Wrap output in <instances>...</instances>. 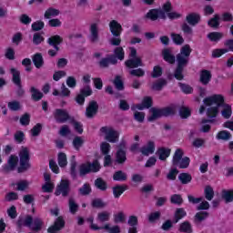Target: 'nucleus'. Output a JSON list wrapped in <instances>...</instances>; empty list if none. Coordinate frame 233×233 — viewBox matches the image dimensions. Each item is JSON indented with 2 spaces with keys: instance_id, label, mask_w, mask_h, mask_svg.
I'll list each match as a JSON object with an SVG mask.
<instances>
[{
  "instance_id": "obj_49",
  "label": "nucleus",
  "mask_w": 233,
  "mask_h": 233,
  "mask_svg": "<svg viewBox=\"0 0 233 233\" xmlns=\"http://www.w3.org/2000/svg\"><path fill=\"white\" fill-rule=\"evenodd\" d=\"M11 73L13 75V82L15 83V85H17L19 86L21 85V78L19 76V71H17L15 68H12Z\"/></svg>"
},
{
  "instance_id": "obj_31",
  "label": "nucleus",
  "mask_w": 233,
  "mask_h": 233,
  "mask_svg": "<svg viewBox=\"0 0 233 233\" xmlns=\"http://www.w3.org/2000/svg\"><path fill=\"white\" fill-rule=\"evenodd\" d=\"M110 216L112 213L110 211H102L97 214V220L101 223H105V221L110 220Z\"/></svg>"
},
{
  "instance_id": "obj_51",
  "label": "nucleus",
  "mask_w": 233,
  "mask_h": 233,
  "mask_svg": "<svg viewBox=\"0 0 233 233\" xmlns=\"http://www.w3.org/2000/svg\"><path fill=\"white\" fill-rule=\"evenodd\" d=\"M32 92V97L35 99V101H39V99L43 98V93H41L39 90L35 89V87L31 88Z\"/></svg>"
},
{
  "instance_id": "obj_29",
  "label": "nucleus",
  "mask_w": 233,
  "mask_h": 233,
  "mask_svg": "<svg viewBox=\"0 0 233 233\" xmlns=\"http://www.w3.org/2000/svg\"><path fill=\"white\" fill-rule=\"evenodd\" d=\"M157 155L158 156V157L161 161H165V159H167V157H168L170 156V149L165 148V147H160L157 150Z\"/></svg>"
},
{
  "instance_id": "obj_47",
  "label": "nucleus",
  "mask_w": 233,
  "mask_h": 233,
  "mask_svg": "<svg viewBox=\"0 0 233 233\" xmlns=\"http://www.w3.org/2000/svg\"><path fill=\"white\" fill-rule=\"evenodd\" d=\"M232 137V135H230V132L228 131H220L217 135L218 139H222L224 141H228Z\"/></svg>"
},
{
  "instance_id": "obj_4",
  "label": "nucleus",
  "mask_w": 233,
  "mask_h": 233,
  "mask_svg": "<svg viewBox=\"0 0 233 233\" xmlns=\"http://www.w3.org/2000/svg\"><path fill=\"white\" fill-rule=\"evenodd\" d=\"M115 56H111L107 58H103L100 61V66H108V65H116L117 59L123 61L125 59V50L123 47H116L114 51Z\"/></svg>"
},
{
  "instance_id": "obj_61",
  "label": "nucleus",
  "mask_w": 233,
  "mask_h": 233,
  "mask_svg": "<svg viewBox=\"0 0 233 233\" xmlns=\"http://www.w3.org/2000/svg\"><path fill=\"white\" fill-rule=\"evenodd\" d=\"M179 86L184 94H192L193 89L190 86L180 83Z\"/></svg>"
},
{
  "instance_id": "obj_13",
  "label": "nucleus",
  "mask_w": 233,
  "mask_h": 233,
  "mask_svg": "<svg viewBox=\"0 0 233 233\" xmlns=\"http://www.w3.org/2000/svg\"><path fill=\"white\" fill-rule=\"evenodd\" d=\"M146 17L151 21H156L157 19H167V15H165L164 7L162 9H151Z\"/></svg>"
},
{
  "instance_id": "obj_1",
  "label": "nucleus",
  "mask_w": 233,
  "mask_h": 233,
  "mask_svg": "<svg viewBox=\"0 0 233 233\" xmlns=\"http://www.w3.org/2000/svg\"><path fill=\"white\" fill-rule=\"evenodd\" d=\"M204 106L199 108V114H203L207 110L208 120H202L201 132H208L210 130V125L208 123H214L218 114H219V108L222 117L225 119H230L232 116V106L225 103V96L221 94H215L209 96L203 100Z\"/></svg>"
},
{
  "instance_id": "obj_32",
  "label": "nucleus",
  "mask_w": 233,
  "mask_h": 233,
  "mask_svg": "<svg viewBox=\"0 0 233 233\" xmlns=\"http://www.w3.org/2000/svg\"><path fill=\"white\" fill-rule=\"evenodd\" d=\"M185 216H187V211L183 208H177L175 212L174 223H178Z\"/></svg>"
},
{
  "instance_id": "obj_11",
  "label": "nucleus",
  "mask_w": 233,
  "mask_h": 233,
  "mask_svg": "<svg viewBox=\"0 0 233 233\" xmlns=\"http://www.w3.org/2000/svg\"><path fill=\"white\" fill-rule=\"evenodd\" d=\"M100 169L101 165L97 160L93 161V163L86 162L80 166V176L90 174V172H99Z\"/></svg>"
},
{
  "instance_id": "obj_16",
  "label": "nucleus",
  "mask_w": 233,
  "mask_h": 233,
  "mask_svg": "<svg viewBox=\"0 0 233 233\" xmlns=\"http://www.w3.org/2000/svg\"><path fill=\"white\" fill-rule=\"evenodd\" d=\"M89 40L91 43H96V41H99V24L98 23H93L90 25L89 29Z\"/></svg>"
},
{
  "instance_id": "obj_35",
  "label": "nucleus",
  "mask_w": 233,
  "mask_h": 233,
  "mask_svg": "<svg viewBox=\"0 0 233 233\" xmlns=\"http://www.w3.org/2000/svg\"><path fill=\"white\" fill-rule=\"evenodd\" d=\"M204 194L208 201H212V199H214V188H212V187L207 186L204 189Z\"/></svg>"
},
{
  "instance_id": "obj_5",
  "label": "nucleus",
  "mask_w": 233,
  "mask_h": 233,
  "mask_svg": "<svg viewBox=\"0 0 233 233\" xmlns=\"http://www.w3.org/2000/svg\"><path fill=\"white\" fill-rule=\"evenodd\" d=\"M18 225L19 227H28L31 230H41L43 221L40 218L33 219L30 216H27L24 218H19Z\"/></svg>"
},
{
  "instance_id": "obj_40",
  "label": "nucleus",
  "mask_w": 233,
  "mask_h": 233,
  "mask_svg": "<svg viewBox=\"0 0 233 233\" xmlns=\"http://www.w3.org/2000/svg\"><path fill=\"white\" fill-rule=\"evenodd\" d=\"M219 21H221L219 15H215L214 17L208 21V26H211V28H218V26H219Z\"/></svg>"
},
{
  "instance_id": "obj_17",
  "label": "nucleus",
  "mask_w": 233,
  "mask_h": 233,
  "mask_svg": "<svg viewBox=\"0 0 233 233\" xmlns=\"http://www.w3.org/2000/svg\"><path fill=\"white\" fill-rule=\"evenodd\" d=\"M54 116L57 123H65L68 121L70 117V115H68V111H66V109H56Z\"/></svg>"
},
{
  "instance_id": "obj_30",
  "label": "nucleus",
  "mask_w": 233,
  "mask_h": 233,
  "mask_svg": "<svg viewBox=\"0 0 233 233\" xmlns=\"http://www.w3.org/2000/svg\"><path fill=\"white\" fill-rule=\"evenodd\" d=\"M162 54L167 63H175L176 57L173 56L172 51L170 49H164Z\"/></svg>"
},
{
  "instance_id": "obj_19",
  "label": "nucleus",
  "mask_w": 233,
  "mask_h": 233,
  "mask_svg": "<svg viewBox=\"0 0 233 233\" xmlns=\"http://www.w3.org/2000/svg\"><path fill=\"white\" fill-rule=\"evenodd\" d=\"M172 10V5L170 3H166L164 5V12L166 17H168V19H179L181 17V14L177 12H170Z\"/></svg>"
},
{
  "instance_id": "obj_14",
  "label": "nucleus",
  "mask_w": 233,
  "mask_h": 233,
  "mask_svg": "<svg viewBox=\"0 0 233 233\" xmlns=\"http://www.w3.org/2000/svg\"><path fill=\"white\" fill-rule=\"evenodd\" d=\"M70 190V182L67 179H62L60 185L56 187V196H66Z\"/></svg>"
},
{
  "instance_id": "obj_2",
  "label": "nucleus",
  "mask_w": 233,
  "mask_h": 233,
  "mask_svg": "<svg viewBox=\"0 0 233 233\" xmlns=\"http://www.w3.org/2000/svg\"><path fill=\"white\" fill-rule=\"evenodd\" d=\"M191 52L192 49L190 48V46L185 45L182 46L180 54L177 56V68L175 71V77L178 81L183 79V68L187 66V63H188V57L190 56Z\"/></svg>"
},
{
  "instance_id": "obj_63",
  "label": "nucleus",
  "mask_w": 233,
  "mask_h": 233,
  "mask_svg": "<svg viewBox=\"0 0 233 233\" xmlns=\"http://www.w3.org/2000/svg\"><path fill=\"white\" fill-rule=\"evenodd\" d=\"M43 128V127L41 126V124H36L32 129H31V134L32 136L35 137L38 134L41 133V129Z\"/></svg>"
},
{
  "instance_id": "obj_12",
  "label": "nucleus",
  "mask_w": 233,
  "mask_h": 233,
  "mask_svg": "<svg viewBox=\"0 0 233 233\" xmlns=\"http://www.w3.org/2000/svg\"><path fill=\"white\" fill-rule=\"evenodd\" d=\"M62 41H63V38H61V36L57 35L51 36L48 39L49 45H51V46H54V49H50L48 51V54L49 56H51V57H54V56L57 54V52L59 51V47H57V45H61Z\"/></svg>"
},
{
  "instance_id": "obj_23",
  "label": "nucleus",
  "mask_w": 233,
  "mask_h": 233,
  "mask_svg": "<svg viewBox=\"0 0 233 233\" xmlns=\"http://www.w3.org/2000/svg\"><path fill=\"white\" fill-rule=\"evenodd\" d=\"M155 150L156 144H154L152 141H148L147 144L140 149V152L143 154V156H150L154 154Z\"/></svg>"
},
{
  "instance_id": "obj_55",
  "label": "nucleus",
  "mask_w": 233,
  "mask_h": 233,
  "mask_svg": "<svg viewBox=\"0 0 233 233\" xmlns=\"http://www.w3.org/2000/svg\"><path fill=\"white\" fill-rule=\"evenodd\" d=\"M96 187L100 190H106V183L101 178H97L95 182Z\"/></svg>"
},
{
  "instance_id": "obj_20",
  "label": "nucleus",
  "mask_w": 233,
  "mask_h": 233,
  "mask_svg": "<svg viewBox=\"0 0 233 233\" xmlns=\"http://www.w3.org/2000/svg\"><path fill=\"white\" fill-rule=\"evenodd\" d=\"M63 227H65V220L63 219V218L59 217L55 221V224L48 228V232L57 233L59 232V230H61V228H63Z\"/></svg>"
},
{
  "instance_id": "obj_58",
  "label": "nucleus",
  "mask_w": 233,
  "mask_h": 233,
  "mask_svg": "<svg viewBox=\"0 0 233 233\" xmlns=\"http://www.w3.org/2000/svg\"><path fill=\"white\" fill-rule=\"evenodd\" d=\"M45 27V23L43 21H36L32 24V28L35 32L42 30Z\"/></svg>"
},
{
  "instance_id": "obj_38",
  "label": "nucleus",
  "mask_w": 233,
  "mask_h": 233,
  "mask_svg": "<svg viewBox=\"0 0 233 233\" xmlns=\"http://www.w3.org/2000/svg\"><path fill=\"white\" fill-rule=\"evenodd\" d=\"M113 218L116 223H125V219H127V216H125V213H123V211H119L114 214Z\"/></svg>"
},
{
  "instance_id": "obj_60",
  "label": "nucleus",
  "mask_w": 233,
  "mask_h": 233,
  "mask_svg": "<svg viewBox=\"0 0 233 233\" xmlns=\"http://www.w3.org/2000/svg\"><path fill=\"white\" fill-rule=\"evenodd\" d=\"M208 218V212H198L195 216L196 221H204V219H207Z\"/></svg>"
},
{
  "instance_id": "obj_53",
  "label": "nucleus",
  "mask_w": 233,
  "mask_h": 233,
  "mask_svg": "<svg viewBox=\"0 0 233 233\" xmlns=\"http://www.w3.org/2000/svg\"><path fill=\"white\" fill-rule=\"evenodd\" d=\"M179 171H177V168H171L167 176V179H169L170 181H174L177 176Z\"/></svg>"
},
{
  "instance_id": "obj_41",
  "label": "nucleus",
  "mask_w": 233,
  "mask_h": 233,
  "mask_svg": "<svg viewBox=\"0 0 233 233\" xmlns=\"http://www.w3.org/2000/svg\"><path fill=\"white\" fill-rule=\"evenodd\" d=\"M179 231L185 233H192V226L187 221H185L180 224Z\"/></svg>"
},
{
  "instance_id": "obj_62",
  "label": "nucleus",
  "mask_w": 233,
  "mask_h": 233,
  "mask_svg": "<svg viewBox=\"0 0 233 233\" xmlns=\"http://www.w3.org/2000/svg\"><path fill=\"white\" fill-rule=\"evenodd\" d=\"M172 39L176 45H183V36L177 34H173L172 35Z\"/></svg>"
},
{
  "instance_id": "obj_34",
  "label": "nucleus",
  "mask_w": 233,
  "mask_h": 233,
  "mask_svg": "<svg viewBox=\"0 0 233 233\" xmlns=\"http://www.w3.org/2000/svg\"><path fill=\"white\" fill-rule=\"evenodd\" d=\"M223 37L222 33L219 32H212L208 35V38L209 41H212L213 43H218L221 38Z\"/></svg>"
},
{
  "instance_id": "obj_28",
  "label": "nucleus",
  "mask_w": 233,
  "mask_h": 233,
  "mask_svg": "<svg viewBox=\"0 0 233 233\" xmlns=\"http://www.w3.org/2000/svg\"><path fill=\"white\" fill-rule=\"evenodd\" d=\"M222 199L225 203H232L233 201V189H225L222 191Z\"/></svg>"
},
{
  "instance_id": "obj_27",
  "label": "nucleus",
  "mask_w": 233,
  "mask_h": 233,
  "mask_svg": "<svg viewBox=\"0 0 233 233\" xmlns=\"http://www.w3.org/2000/svg\"><path fill=\"white\" fill-rule=\"evenodd\" d=\"M199 19H201V16L199 14L191 13L187 16V21L189 25H192V26L198 25L199 23Z\"/></svg>"
},
{
  "instance_id": "obj_10",
  "label": "nucleus",
  "mask_w": 233,
  "mask_h": 233,
  "mask_svg": "<svg viewBox=\"0 0 233 233\" xmlns=\"http://www.w3.org/2000/svg\"><path fill=\"white\" fill-rule=\"evenodd\" d=\"M88 223H91L92 230H106L108 233H121V227L118 225L111 226L109 223L104 225V227L99 228L97 225L94 224V218L90 217L87 218Z\"/></svg>"
},
{
  "instance_id": "obj_33",
  "label": "nucleus",
  "mask_w": 233,
  "mask_h": 233,
  "mask_svg": "<svg viewBox=\"0 0 233 233\" xmlns=\"http://www.w3.org/2000/svg\"><path fill=\"white\" fill-rule=\"evenodd\" d=\"M29 185H30V182H29V181L21 180V181H18V182L15 185V190H20V191L26 190V188H28Z\"/></svg>"
},
{
  "instance_id": "obj_36",
  "label": "nucleus",
  "mask_w": 233,
  "mask_h": 233,
  "mask_svg": "<svg viewBox=\"0 0 233 233\" xmlns=\"http://www.w3.org/2000/svg\"><path fill=\"white\" fill-rule=\"evenodd\" d=\"M178 179L183 185H187L192 181V176H190L188 173H181L178 176Z\"/></svg>"
},
{
  "instance_id": "obj_9",
  "label": "nucleus",
  "mask_w": 233,
  "mask_h": 233,
  "mask_svg": "<svg viewBox=\"0 0 233 233\" xmlns=\"http://www.w3.org/2000/svg\"><path fill=\"white\" fill-rule=\"evenodd\" d=\"M19 157L20 167H18V172H23L25 170H27V168H30V153L28 151V148L22 147L19 152Z\"/></svg>"
},
{
  "instance_id": "obj_22",
  "label": "nucleus",
  "mask_w": 233,
  "mask_h": 233,
  "mask_svg": "<svg viewBox=\"0 0 233 233\" xmlns=\"http://www.w3.org/2000/svg\"><path fill=\"white\" fill-rule=\"evenodd\" d=\"M152 106V98L150 96H146L142 104L137 105L132 108V110H145V108H150Z\"/></svg>"
},
{
  "instance_id": "obj_42",
  "label": "nucleus",
  "mask_w": 233,
  "mask_h": 233,
  "mask_svg": "<svg viewBox=\"0 0 233 233\" xmlns=\"http://www.w3.org/2000/svg\"><path fill=\"white\" fill-rule=\"evenodd\" d=\"M127 190V186H116L113 187V194L115 198H119L123 192Z\"/></svg>"
},
{
  "instance_id": "obj_21",
  "label": "nucleus",
  "mask_w": 233,
  "mask_h": 233,
  "mask_svg": "<svg viewBox=\"0 0 233 233\" xmlns=\"http://www.w3.org/2000/svg\"><path fill=\"white\" fill-rule=\"evenodd\" d=\"M97 108H99L97 102L91 101L86 109V117H94L97 114Z\"/></svg>"
},
{
  "instance_id": "obj_25",
  "label": "nucleus",
  "mask_w": 233,
  "mask_h": 233,
  "mask_svg": "<svg viewBox=\"0 0 233 233\" xmlns=\"http://www.w3.org/2000/svg\"><path fill=\"white\" fill-rule=\"evenodd\" d=\"M212 79V74L208 70H202L200 73V82L202 85H208Z\"/></svg>"
},
{
  "instance_id": "obj_18",
  "label": "nucleus",
  "mask_w": 233,
  "mask_h": 233,
  "mask_svg": "<svg viewBox=\"0 0 233 233\" xmlns=\"http://www.w3.org/2000/svg\"><path fill=\"white\" fill-rule=\"evenodd\" d=\"M109 28H110L111 34L115 37H119L121 35V32H123V27L121 26V24H119L116 20H113L109 23Z\"/></svg>"
},
{
  "instance_id": "obj_50",
  "label": "nucleus",
  "mask_w": 233,
  "mask_h": 233,
  "mask_svg": "<svg viewBox=\"0 0 233 233\" xmlns=\"http://www.w3.org/2000/svg\"><path fill=\"white\" fill-rule=\"evenodd\" d=\"M58 165L59 167H66L68 165V161L66 160V154L59 153L58 154Z\"/></svg>"
},
{
  "instance_id": "obj_59",
  "label": "nucleus",
  "mask_w": 233,
  "mask_h": 233,
  "mask_svg": "<svg viewBox=\"0 0 233 233\" xmlns=\"http://www.w3.org/2000/svg\"><path fill=\"white\" fill-rule=\"evenodd\" d=\"M100 149L102 154L106 156L110 152V144H108L107 142H103L100 146Z\"/></svg>"
},
{
  "instance_id": "obj_6",
  "label": "nucleus",
  "mask_w": 233,
  "mask_h": 233,
  "mask_svg": "<svg viewBox=\"0 0 233 233\" xmlns=\"http://www.w3.org/2000/svg\"><path fill=\"white\" fill-rule=\"evenodd\" d=\"M173 167H178V168H188L190 165V158L188 157H183L182 149H177L173 157Z\"/></svg>"
},
{
  "instance_id": "obj_45",
  "label": "nucleus",
  "mask_w": 233,
  "mask_h": 233,
  "mask_svg": "<svg viewBox=\"0 0 233 233\" xmlns=\"http://www.w3.org/2000/svg\"><path fill=\"white\" fill-rule=\"evenodd\" d=\"M127 161V153L123 149L116 152V163H125Z\"/></svg>"
},
{
  "instance_id": "obj_43",
  "label": "nucleus",
  "mask_w": 233,
  "mask_h": 233,
  "mask_svg": "<svg viewBox=\"0 0 233 233\" xmlns=\"http://www.w3.org/2000/svg\"><path fill=\"white\" fill-rule=\"evenodd\" d=\"M167 86V80L159 79L153 84L152 88L153 90H162L163 86Z\"/></svg>"
},
{
  "instance_id": "obj_3",
  "label": "nucleus",
  "mask_w": 233,
  "mask_h": 233,
  "mask_svg": "<svg viewBox=\"0 0 233 233\" xmlns=\"http://www.w3.org/2000/svg\"><path fill=\"white\" fill-rule=\"evenodd\" d=\"M176 110H177V106L176 105H171L163 109L151 108V116L148 117V121H156L157 117H161L162 116H172L173 114H176Z\"/></svg>"
},
{
  "instance_id": "obj_8",
  "label": "nucleus",
  "mask_w": 233,
  "mask_h": 233,
  "mask_svg": "<svg viewBox=\"0 0 233 233\" xmlns=\"http://www.w3.org/2000/svg\"><path fill=\"white\" fill-rule=\"evenodd\" d=\"M129 59L126 61V66L128 68H137V66H143L141 58L137 56V50L134 47H129Z\"/></svg>"
},
{
  "instance_id": "obj_7",
  "label": "nucleus",
  "mask_w": 233,
  "mask_h": 233,
  "mask_svg": "<svg viewBox=\"0 0 233 233\" xmlns=\"http://www.w3.org/2000/svg\"><path fill=\"white\" fill-rule=\"evenodd\" d=\"M101 136L108 141V143H117L119 140V132L111 127H104L100 129Z\"/></svg>"
},
{
  "instance_id": "obj_15",
  "label": "nucleus",
  "mask_w": 233,
  "mask_h": 233,
  "mask_svg": "<svg viewBox=\"0 0 233 233\" xmlns=\"http://www.w3.org/2000/svg\"><path fill=\"white\" fill-rule=\"evenodd\" d=\"M44 185L42 186L43 192L50 193L54 192V188L56 187V185L53 183L50 174L45 173L44 174Z\"/></svg>"
},
{
  "instance_id": "obj_37",
  "label": "nucleus",
  "mask_w": 233,
  "mask_h": 233,
  "mask_svg": "<svg viewBox=\"0 0 233 233\" xmlns=\"http://www.w3.org/2000/svg\"><path fill=\"white\" fill-rule=\"evenodd\" d=\"M59 15V10L55 8H49L45 13L46 19H51V17H56Z\"/></svg>"
},
{
  "instance_id": "obj_54",
  "label": "nucleus",
  "mask_w": 233,
  "mask_h": 233,
  "mask_svg": "<svg viewBox=\"0 0 233 233\" xmlns=\"http://www.w3.org/2000/svg\"><path fill=\"white\" fill-rule=\"evenodd\" d=\"M8 108L9 110L17 111L21 108V104L15 100L11 101L8 103Z\"/></svg>"
},
{
  "instance_id": "obj_48",
  "label": "nucleus",
  "mask_w": 233,
  "mask_h": 233,
  "mask_svg": "<svg viewBox=\"0 0 233 233\" xmlns=\"http://www.w3.org/2000/svg\"><path fill=\"white\" fill-rule=\"evenodd\" d=\"M33 63L36 68H41V66H43V56L40 54L35 55L33 57Z\"/></svg>"
},
{
  "instance_id": "obj_52",
  "label": "nucleus",
  "mask_w": 233,
  "mask_h": 233,
  "mask_svg": "<svg viewBox=\"0 0 233 233\" xmlns=\"http://www.w3.org/2000/svg\"><path fill=\"white\" fill-rule=\"evenodd\" d=\"M92 207L95 208H103L104 207H106V203L103 202V200L99 198H96L92 201Z\"/></svg>"
},
{
  "instance_id": "obj_56",
  "label": "nucleus",
  "mask_w": 233,
  "mask_h": 233,
  "mask_svg": "<svg viewBox=\"0 0 233 233\" xmlns=\"http://www.w3.org/2000/svg\"><path fill=\"white\" fill-rule=\"evenodd\" d=\"M228 52V49L222 48V49H215L212 52V56L213 57H221L223 54H227Z\"/></svg>"
},
{
  "instance_id": "obj_44",
  "label": "nucleus",
  "mask_w": 233,
  "mask_h": 233,
  "mask_svg": "<svg viewBox=\"0 0 233 233\" xmlns=\"http://www.w3.org/2000/svg\"><path fill=\"white\" fill-rule=\"evenodd\" d=\"M190 108L187 107V106H182L179 109V116L180 117H182V119H187V117H190Z\"/></svg>"
},
{
  "instance_id": "obj_46",
  "label": "nucleus",
  "mask_w": 233,
  "mask_h": 233,
  "mask_svg": "<svg viewBox=\"0 0 233 233\" xmlns=\"http://www.w3.org/2000/svg\"><path fill=\"white\" fill-rule=\"evenodd\" d=\"M114 181H125L127 180V174L123 171H117L113 176Z\"/></svg>"
},
{
  "instance_id": "obj_57",
  "label": "nucleus",
  "mask_w": 233,
  "mask_h": 233,
  "mask_svg": "<svg viewBox=\"0 0 233 233\" xmlns=\"http://www.w3.org/2000/svg\"><path fill=\"white\" fill-rule=\"evenodd\" d=\"M79 192L82 194V196H86L92 192V188L90 187V185L84 184V186L79 189Z\"/></svg>"
},
{
  "instance_id": "obj_24",
  "label": "nucleus",
  "mask_w": 233,
  "mask_h": 233,
  "mask_svg": "<svg viewBox=\"0 0 233 233\" xmlns=\"http://www.w3.org/2000/svg\"><path fill=\"white\" fill-rule=\"evenodd\" d=\"M19 163V158L15 155H11L7 160L6 170H14Z\"/></svg>"
},
{
  "instance_id": "obj_26",
  "label": "nucleus",
  "mask_w": 233,
  "mask_h": 233,
  "mask_svg": "<svg viewBox=\"0 0 233 233\" xmlns=\"http://www.w3.org/2000/svg\"><path fill=\"white\" fill-rule=\"evenodd\" d=\"M53 96H60L61 97H70V89L65 86V84L62 85L61 92H59L57 89H54Z\"/></svg>"
},
{
  "instance_id": "obj_39",
  "label": "nucleus",
  "mask_w": 233,
  "mask_h": 233,
  "mask_svg": "<svg viewBox=\"0 0 233 233\" xmlns=\"http://www.w3.org/2000/svg\"><path fill=\"white\" fill-rule=\"evenodd\" d=\"M85 143V139L81 137H76L73 140V147L75 150H79L81 147H83V144Z\"/></svg>"
},
{
  "instance_id": "obj_64",
  "label": "nucleus",
  "mask_w": 233,
  "mask_h": 233,
  "mask_svg": "<svg viewBox=\"0 0 233 233\" xmlns=\"http://www.w3.org/2000/svg\"><path fill=\"white\" fill-rule=\"evenodd\" d=\"M204 15H212L214 14V7L210 5H207L203 8Z\"/></svg>"
}]
</instances>
